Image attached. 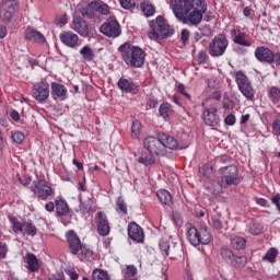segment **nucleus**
I'll list each match as a JSON object with an SVG mask.
<instances>
[{"label": "nucleus", "instance_id": "nucleus-1", "mask_svg": "<svg viewBox=\"0 0 280 280\" xmlns=\"http://www.w3.org/2000/svg\"><path fill=\"white\" fill-rule=\"evenodd\" d=\"M174 16L184 25H200L207 12L205 0H171Z\"/></svg>", "mask_w": 280, "mask_h": 280}, {"label": "nucleus", "instance_id": "nucleus-2", "mask_svg": "<svg viewBox=\"0 0 280 280\" xmlns=\"http://www.w3.org/2000/svg\"><path fill=\"white\" fill-rule=\"evenodd\" d=\"M118 51H120L126 65H129V67H143L145 60L143 49L137 46H131V44L127 42L119 46Z\"/></svg>", "mask_w": 280, "mask_h": 280}, {"label": "nucleus", "instance_id": "nucleus-3", "mask_svg": "<svg viewBox=\"0 0 280 280\" xmlns=\"http://www.w3.org/2000/svg\"><path fill=\"white\" fill-rule=\"evenodd\" d=\"M174 36V27L165 23V19L159 15L155 22L151 23V31L149 32V38L151 40H159L163 38H170Z\"/></svg>", "mask_w": 280, "mask_h": 280}, {"label": "nucleus", "instance_id": "nucleus-4", "mask_svg": "<svg viewBox=\"0 0 280 280\" xmlns=\"http://www.w3.org/2000/svg\"><path fill=\"white\" fill-rule=\"evenodd\" d=\"M187 238L192 246L211 244V232L207 228H200L198 230L191 226L187 231Z\"/></svg>", "mask_w": 280, "mask_h": 280}, {"label": "nucleus", "instance_id": "nucleus-5", "mask_svg": "<svg viewBox=\"0 0 280 280\" xmlns=\"http://www.w3.org/2000/svg\"><path fill=\"white\" fill-rule=\"evenodd\" d=\"M235 82L237 84L238 91L244 95L246 100L253 101L255 100V89H253V83L244 72L237 71L235 72Z\"/></svg>", "mask_w": 280, "mask_h": 280}, {"label": "nucleus", "instance_id": "nucleus-6", "mask_svg": "<svg viewBox=\"0 0 280 280\" xmlns=\"http://www.w3.org/2000/svg\"><path fill=\"white\" fill-rule=\"evenodd\" d=\"M228 47L229 39H226V36L220 34L210 42L208 51L212 58H220V56H224Z\"/></svg>", "mask_w": 280, "mask_h": 280}, {"label": "nucleus", "instance_id": "nucleus-7", "mask_svg": "<svg viewBox=\"0 0 280 280\" xmlns=\"http://www.w3.org/2000/svg\"><path fill=\"white\" fill-rule=\"evenodd\" d=\"M143 145L150 154L154 156H165V145L163 144L161 140V135H159V138L153 136H148L143 140Z\"/></svg>", "mask_w": 280, "mask_h": 280}, {"label": "nucleus", "instance_id": "nucleus-8", "mask_svg": "<svg viewBox=\"0 0 280 280\" xmlns=\"http://www.w3.org/2000/svg\"><path fill=\"white\" fill-rule=\"evenodd\" d=\"M101 34L108 38H118L121 36V26L115 16H109L100 27Z\"/></svg>", "mask_w": 280, "mask_h": 280}, {"label": "nucleus", "instance_id": "nucleus-9", "mask_svg": "<svg viewBox=\"0 0 280 280\" xmlns=\"http://www.w3.org/2000/svg\"><path fill=\"white\" fill-rule=\"evenodd\" d=\"M31 190L37 198H40V200H47V198L54 194V188H51V185L45 179L34 180Z\"/></svg>", "mask_w": 280, "mask_h": 280}, {"label": "nucleus", "instance_id": "nucleus-10", "mask_svg": "<svg viewBox=\"0 0 280 280\" xmlns=\"http://www.w3.org/2000/svg\"><path fill=\"white\" fill-rule=\"evenodd\" d=\"M19 10V2L16 0H7L2 3L0 9V19L3 23H10L12 16Z\"/></svg>", "mask_w": 280, "mask_h": 280}, {"label": "nucleus", "instance_id": "nucleus-11", "mask_svg": "<svg viewBox=\"0 0 280 280\" xmlns=\"http://www.w3.org/2000/svg\"><path fill=\"white\" fill-rule=\"evenodd\" d=\"M33 97L37 102H46L49 98V83L42 81L33 85Z\"/></svg>", "mask_w": 280, "mask_h": 280}, {"label": "nucleus", "instance_id": "nucleus-12", "mask_svg": "<svg viewBox=\"0 0 280 280\" xmlns=\"http://www.w3.org/2000/svg\"><path fill=\"white\" fill-rule=\"evenodd\" d=\"M255 58L258 62H267V65H272L275 62V51L266 46H259L255 50Z\"/></svg>", "mask_w": 280, "mask_h": 280}, {"label": "nucleus", "instance_id": "nucleus-13", "mask_svg": "<svg viewBox=\"0 0 280 280\" xmlns=\"http://www.w3.org/2000/svg\"><path fill=\"white\" fill-rule=\"evenodd\" d=\"M230 36L235 45H240L241 47H250L253 43L246 39L248 34L242 32L240 28H232L230 31Z\"/></svg>", "mask_w": 280, "mask_h": 280}, {"label": "nucleus", "instance_id": "nucleus-14", "mask_svg": "<svg viewBox=\"0 0 280 280\" xmlns=\"http://www.w3.org/2000/svg\"><path fill=\"white\" fill-rule=\"evenodd\" d=\"M67 242L69 244L70 253L72 255H78L80 250H82V242L80 241V237H78V234L73 230H70L67 233Z\"/></svg>", "mask_w": 280, "mask_h": 280}, {"label": "nucleus", "instance_id": "nucleus-15", "mask_svg": "<svg viewBox=\"0 0 280 280\" xmlns=\"http://www.w3.org/2000/svg\"><path fill=\"white\" fill-rule=\"evenodd\" d=\"M128 236L132 242H137L138 244H141L144 240L143 229L139 226L136 222H130L128 224Z\"/></svg>", "mask_w": 280, "mask_h": 280}, {"label": "nucleus", "instance_id": "nucleus-16", "mask_svg": "<svg viewBox=\"0 0 280 280\" xmlns=\"http://www.w3.org/2000/svg\"><path fill=\"white\" fill-rule=\"evenodd\" d=\"M97 233L102 237H106L108 233H110V225L108 224V218L104 214V212L97 213Z\"/></svg>", "mask_w": 280, "mask_h": 280}, {"label": "nucleus", "instance_id": "nucleus-17", "mask_svg": "<svg viewBox=\"0 0 280 280\" xmlns=\"http://www.w3.org/2000/svg\"><path fill=\"white\" fill-rule=\"evenodd\" d=\"M59 38L61 43L66 45V47H70V49H75V47H78V40L80 39V37H78V34L71 31L61 33L59 35Z\"/></svg>", "mask_w": 280, "mask_h": 280}, {"label": "nucleus", "instance_id": "nucleus-18", "mask_svg": "<svg viewBox=\"0 0 280 280\" xmlns=\"http://www.w3.org/2000/svg\"><path fill=\"white\" fill-rule=\"evenodd\" d=\"M203 121L207 126H218L220 122V116H218V109L210 108L203 110Z\"/></svg>", "mask_w": 280, "mask_h": 280}, {"label": "nucleus", "instance_id": "nucleus-19", "mask_svg": "<svg viewBox=\"0 0 280 280\" xmlns=\"http://www.w3.org/2000/svg\"><path fill=\"white\" fill-rule=\"evenodd\" d=\"M72 30L80 34V36H89V25L82 18H74L72 22Z\"/></svg>", "mask_w": 280, "mask_h": 280}, {"label": "nucleus", "instance_id": "nucleus-20", "mask_svg": "<svg viewBox=\"0 0 280 280\" xmlns=\"http://www.w3.org/2000/svg\"><path fill=\"white\" fill-rule=\"evenodd\" d=\"M25 264L28 272H38L40 268V262H38V258L32 253L26 254Z\"/></svg>", "mask_w": 280, "mask_h": 280}, {"label": "nucleus", "instance_id": "nucleus-21", "mask_svg": "<svg viewBox=\"0 0 280 280\" xmlns=\"http://www.w3.org/2000/svg\"><path fill=\"white\" fill-rule=\"evenodd\" d=\"M25 38L31 40V43H45V36L32 27L26 28Z\"/></svg>", "mask_w": 280, "mask_h": 280}, {"label": "nucleus", "instance_id": "nucleus-22", "mask_svg": "<svg viewBox=\"0 0 280 280\" xmlns=\"http://www.w3.org/2000/svg\"><path fill=\"white\" fill-rule=\"evenodd\" d=\"M160 139L162 140L164 150H166V148L168 150H176V148H178V140L172 136H168L167 133H160Z\"/></svg>", "mask_w": 280, "mask_h": 280}, {"label": "nucleus", "instance_id": "nucleus-23", "mask_svg": "<svg viewBox=\"0 0 280 280\" xmlns=\"http://www.w3.org/2000/svg\"><path fill=\"white\" fill-rule=\"evenodd\" d=\"M118 88L120 89V91H124L125 93L137 94L139 91L136 84L129 81L128 79L118 80Z\"/></svg>", "mask_w": 280, "mask_h": 280}, {"label": "nucleus", "instance_id": "nucleus-24", "mask_svg": "<svg viewBox=\"0 0 280 280\" xmlns=\"http://www.w3.org/2000/svg\"><path fill=\"white\" fill-rule=\"evenodd\" d=\"M55 209L56 213L59 218H62L63 215H68L69 213V203L62 198H58L55 200Z\"/></svg>", "mask_w": 280, "mask_h": 280}, {"label": "nucleus", "instance_id": "nucleus-25", "mask_svg": "<svg viewBox=\"0 0 280 280\" xmlns=\"http://www.w3.org/2000/svg\"><path fill=\"white\" fill-rule=\"evenodd\" d=\"M91 5L95 12H98V14H102L103 16H108V14H110V8L102 1H92Z\"/></svg>", "mask_w": 280, "mask_h": 280}, {"label": "nucleus", "instance_id": "nucleus-26", "mask_svg": "<svg viewBox=\"0 0 280 280\" xmlns=\"http://www.w3.org/2000/svg\"><path fill=\"white\" fill-rule=\"evenodd\" d=\"M51 91H52V95H56V97H59V100L65 101V98L67 97V88H65V85L60 83L52 82Z\"/></svg>", "mask_w": 280, "mask_h": 280}, {"label": "nucleus", "instance_id": "nucleus-27", "mask_svg": "<svg viewBox=\"0 0 280 280\" xmlns=\"http://www.w3.org/2000/svg\"><path fill=\"white\" fill-rule=\"evenodd\" d=\"M38 233V230L36 229V225L32 223V221H24L23 228H22V234L28 235L30 237H34Z\"/></svg>", "mask_w": 280, "mask_h": 280}, {"label": "nucleus", "instance_id": "nucleus-28", "mask_svg": "<svg viewBox=\"0 0 280 280\" xmlns=\"http://www.w3.org/2000/svg\"><path fill=\"white\" fill-rule=\"evenodd\" d=\"M156 196L162 205L172 206V195L166 189L158 190Z\"/></svg>", "mask_w": 280, "mask_h": 280}, {"label": "nucleus", "instance_id": "nucleus-29", "mask_svg": "<svg viewBox=\"0 0 280 280\" xmlns=\"http://www.w3.org/2000/svg\"><path fill=\"white\" fill-rule=\"evenodd\" d=\"M231 185H240V176H223L220 180V186L226 189Z\"/></svg>", "mask_w": 280, "mask_h": 280}, {"label": "nucleus", "instance_id": "nucleus-30", "mask_svg": "<svg viewBox=\"0 0 280 280\" xmlns=\"http://www.w3.org/2000/svg\"><path fill=\"white\" fill-rule=\"evenodd\" d=\"M80 54L83 56V60H85V62H91V60L95 58V52H93V49H91V46L89 45L81 48Z\"/></svg>", "mask_w": 280, "mask_h": 280}, {"label": "nucleus", "instance_id": "nucleus-31", "mask_svg": "<svg viewBox=\"0 0 280 280\" xmlns=\"http://www.w3.org/2000/svg\"><path fill=\"white\" fill-rule=\"evenodd\" d=\"M220 173L223 176H240L236 165H228V166L221 167Z\"/></svg>", "mask_w": 280, "mask_h": 280}, {"label": "nucleus", "instance_id": "nucleus-32", "mask_svg": "<svg viewBox=\"0 0 280 280\" xmlns=\"http://www.w3.org/2000/svg\"><path fill=\"white\" fill-rule=\"evenodd\" d=\"M9 221L11 223V229L13 233H22L23 232V223L19 221L16 217L9 215Z\"/></svg>", "mask_w": 280, "mask_h": 280}, {"label": "nucleus", "instance_id": "nucleus-33", "mask_svg": "<svg viewBox=\"0 0 280 280\" xmlns=\"http://www.w3.org/2000/svg\"><path fill=\"white\" fill-rule=\"evenodd\" d=\"M80 200V211L81 213H89V211H91V208L93 207V200H91V198H86V199H82L79 198Z\"/></svg>", "mask_w": 280, "mask_h": 280}, {"label": "nucleus", "instance_id": "nucleus-34", "mask_svg": "<svg viewBox=\"0 0 280 280\" xmlns=\"http://www.w3.org/2000/svg\"><path fill=\"white\" fill-rule=\"evenodd\" d=\"M122 280H137V267L132 265L127 266Z\"/></svg>", "mask_w": 280, "mask_h": 280}, {"label": "nucleus", "instance_id": "nucleus-35", "mask_svg": "<svg viewBox=\"0 0 280 280\" xmlns=\"http://www.w3.org/2000/svg\"><path fill=\"white\" fill-rule=\"evenodd\" d=\"M92 279L93 280H110V276H108V272L104 271L103 269H95L92 272Z\"/></svg>", "mask_w": 280, "mask_h": 280}, {"label": "nucleus", "instance_id": "nucleus-36", "mask_svg": "<svg viewBox=\"0 0 280 280\" xmlns=\"http://www.w3.org/2000/svg\"><path fill=\"white\" fill-rule=\"evenodd\" d=\"M246 262H247L246 256H234L230 264L234 268H244L246 266Z\"/></svg>", "mask_w": 280, "mask_h": 280}, {"label": "nucleus", "instance_id": "nucleus-37", "mask_svg": "<svg viewBox=\"0 0 280 280\" xmlns=\"http://www.w3.org/2000/svg\"><path fill=\"white\" fill-rule=\"evenodd\" d=\"M159 113L161 117H163V119H167V117L172 115V105H170L168 103H163L159 107Z\"/></svg>", "mask_w": 280, "mask_h": 280}, {"label": "nucleus", "instance_id": "nucleus-38", "mask_svg": "<svg viewBox=\"0 0 280 280\" xmlns=\"http://www.w3.org/2000/svg\"><path fill=\"white\" fill-rule=\"evenodd\" d=\"M279 255V250L275 247H271L265 255L264 260L269 261V264H275L277 256Z\"/></svg>", "mask_w": 280, "mask_h": 280}, {"label": "nucleus", "instance_id": "nucleus-39", "mask_svg": "<svg viewBox=\"0 0 280 280\" xmlns=\"http://www.w3.org/2000/svg\"><path fill=\"white\" fill-rule=\"evenodd\" d=\"M141 10L145 16H153L154 12H156V9L154 8V5L148 2L141 3Z\"/></svg>", "mask_w": 280, "mask_h": 280}, {"label": "nucleus", "instance_id": "nucleus-40", "mask_svg": "<svg viewBox=\"0 0 280 280\" xmlns=\"http://www.w3.org/2000/svg\"><path fill=\"white\" fill-rule=\"evenodd\" d=\"M247 229L250 235H261V233L264 232V228L257 223H249L247 225Z\"/></svg>", "mask_w": 280, "mask_h": 280}, {"label": "nucleus", "instance_id": "nucleus-41", "mask_svg": "<svg viewBox=\"0 0 280 280\" xmlns=\"http://www.w3.org/2000/svg\"><path fill=\"white\" fill-rule=\"evenodd\" d=\"M139 135H141V121L133 120L131 126V137L133 139H139Z\"/></svg>", "mask_w": 280, "mask_h": 280}, {"label": "nucleus", "instance_id": "nucleus-42", "mask_svg": "<svg viewBox=\"0 0 280 280\" xmlns=\"http://www.w3.org/2000/svg\"><path fill=\"white\" fill-rule=\"evenodd\" d=\"M270 100L273 104L280 103V89L277 86H272L270 89Z\"/></svg>", "mask_w": 280, "mask_h": 280}, {"label": "nucleus", "instance_id": "nucleus-43", "mask_svg": "<svg viewBox=\"0 0 280 280\" xmlns=\"http://www.w3.org/2000/svg\"><path fill=\"white\" fill-rule=\"evenodd\" d=\"M138 163H141L142 165H153L154 160L152 159V155L142 153L141 156L138 158Z\"/></svg>", "mask_w": 280, "mask_h": 280}, {"label": "nucleus", "instance_id": "nucleus-44", "mask_svg": "<svg viewBox=\"0 0 280 280\" xmlns=\"http://www.w3.org/2000/svg\"><path fill=\"white\" fill-rule=\"evenodd\" d=\"M232 246L233 248H236L237 250H242L244 246H246V240L237 236L232 240Z\"/></svg>", "mask_w": 280, "mask_h": 280}, {"label": "nucleus", "instance_id": "nucleus-45", "mask_svg": "<svg viewBox=\"0 0 280 280\" xmlns=\"http://www.w3.org/2000/svg\"><path fill=\"white\" fill-rule=\"evenodd\" d=\"M11 139L13 143H23L25 141V135L21 131H12Z\"/></svg>", "mask_w": 280, "mask_h": 280}, {"label": "nucleus", "instance_id": "nucleus-46", "mask_svg": "<svg viewBox=\"0 0 280 280\" xmlns=\"http://www.w3.org/2000/svg\"><path fill=\"white\" fill-rule=\"evenodd\" d=\"M116 207H117V211H120L125 215L128 213V206L126 205V201H124L121 197H119L116 200Z\"/></svg>", "mask_w": 280, "mask_h": 280}, {"label": "nucleus", "instance_id": "nucleus-47", "mask_svg": "<svg viewBox=\"0 0 280 280\" xmlns=\"http://www.w3.org/2000/svg\"><path fill=\"white\" fill-rule=\"evenodd\" d=\"M93 7L90 4V7H85L81 9V14L84 19H94L95 12H93Z\"/></svg>", "mask_w": 280, "mask_h": 280}, {"label": "nucleus", "instance_id": "nucleus-48", "mask_svg": "<svg viewBox=\"0 0 280 280\" xmlns=\"http://www.w3.org/2000/svg\"><path fill=\"white\" fill-rule=\"evenodd\" d=\"M221 256L223 259H225V261H230L231 264L232 259L235 257V254H233V252L229 248H222Z\"/></svg>", "mask_w": 280, "mask_h": 280}, {"label": "nucleus", "instance_id": "nucleus-49", "mask_svg": "<svg viewBox=\"0 0 280 280\" xmlns=\"http://www.w3.org/2000/svg\"><path fill=\"white\" fill-rule=\"evenodd\" d=\"M272 130L276 137H280V113L278 114V117L272 122Z\"/></svg>", "mask_w": 280, "mask_h": 280}, {"label": "nucleus", "instance_id": "nucleus-50", "mask_svg": "<svg viewBox=\"0 0 280 280\" xmlns=\"http://www.w3.org/2000/svg\"><path fill=\"white\" fill-rule=\"evenodd\" d=\"M120 5L124 10H132L135 8V0H120Z\"/></svg>", "mask_w": 280, "mask_h": 280}, {"label": "nucleus", "instance_id": "nucleus-51", "mask_svg": "<svg viewBox=\"0 0 280 280\" xmlns=\"http://www.w3.org/2000/svg\"><path fill=\"white\" fill-rule=\"evenodd\" d=\"M197 60L199 65H205L209 60V56L203 50H200L197 55Z\"/></svg>", "mask_w": 280, "mask_h": 280}, {"label": "nucleus", "instance_id": "nucleus-52", "mask_svg": "<svg viewBox=\"0 0 280 280\" xmlns=\"http://www.w3.org/2000/svg\"><path fill=\"white\" fill-rule=\"evenodd\" d=\"M208 86H209V89H212L213 91H215L217 89H220V80H218L215 78L209 79Z\"/></svg>", "mask_w": 280, "mask_h": 280}, {"label": "nucleus", "instance_id": "nucleus-53", "mask_svg": "<svg viewBox=\"0 0 280 280\" xmlns=\"http://www.w3.org/2000/svg\"><path fill=\"white\" fill-rule=\"evenodd\" d=\"M212 226L213 229H217V231H220L223 228L220 217H212Z\"/></svg>", "mask_w": 280, "mask_h": 280}, {"label": "nucleus", "instance_id": "nucleus-54", "mask_svg": "<svg viewBox=\"0 0 280 280\" xmlns=\"http://www.w3.org/2000/svg\"><path fill=\"white\" fill-rule=\"evenodd\" d=\"M159 101H156V98L152 95H149L147 97V106H149V108H154L155 106H158Z\"/></svg>", "mask_w": 280, "mask_h": 280}, {"label": "nucleus", "instance_id": "nucleus-55", "mask_svg": "<svg viewBox=\"0 0 280 280\" xmlns=\"http://www.w3.org/2000/svg\"><path fill=\"white\" fill-rule=\"evenodd\" d=\"M177 91L178 93H180L182 95H184V97H186V100H191V95H189V93H187L185 91V85L183 83H179L177 86Z\"/></svg>", "mask_w": 280, "mask_h": 280}, {"label": "nucleus", "instance_id": "nucleus-56", "mask_svg": "<svg viewBox=\"0 0 280 280\" xmlns=\"http://www.w3.org/2000/svg\"><path fill=\"white\" fill-rule=\"evenodd\" d=\"M173 220L176 224V226H183V217L178 212L173 213Z\"/></svg>", "mask_w": 280, "mask_h": 280}, {"label": "nucleus", "instance_id": "nucleus-57", "mask_svg": "<svg viewBox=\"0 0 280 280\" xmlns=\"http://www.w3.org/2000/svg\"><path fill=\"white\" fill-rule=\"evenodd\" d=\"M160 248L164 253V255H166V256L170 255V243L168 242L162 241L160 243Z\"/></svg>", "mask_w": 280, "mask_h": 280}, {"label": "nucleus", "instance_id": "nucleus-58", "mask_svg": "<svg viewBox=\"0 0 280 280\" xmlns=\"http://www.w3.org/2000/svg\"><path fill=\"white\" fill-rule=\"evenodd\" d=\"M8 255V245L4 243H0V259H5V256Z\"/></svg>", "mask_w": 280, "mask_h": 280}, {"label": "nucleus", "instance_id": "nucleus-59", "mask_svg": "<svg viewBox=\"0 0 280 280\" xmlns=\"http://www.w3.org/2000/svg\"><path fill=\"white\" fill-rule=\"evenodd\" d=\"M203 30L206 31L205 33L200 34L199 32L195 33V38L196 40H200V38H202V36H209L211 34V30H209V27H203Z\"/></svg>", "mask_w": 280, "mask_h": 280}, {"label": "nucleus", "instance_id": "nucleus-60", "mask_svg": "<svg viewBox=\"0 0 280 280\" xmlns=\"http://www.w3.org/2000/svg\"><path fill=\"white\" fill-rule=\"evenodd\" d=\"M226 126H235V115L230 114L224 119Z\"/></svg>", "mask_w": 280, "mask_h": 280}, {"label": "nucleus", "instance_id": "nucleus-61", "mask_svg": "<svg viewBox=\"0 0 280 280\" xmlns=\"http://www.w3.org/2000/svg\"><path fill=\"white\" fill-rule=\"evenodd\" d=\"M180 39L184 44L189 42V30H183L180 33Z\"/></svg>", "mask_w": 280, "mask_h": 280}, {"label": "nucleus", "instance_id": "nucleus-62", "mask_svg": "<svg viewBox=\"0 0 280 280\" xmlns=\"http://www.w3.org/2000/svg\"><path fill=\"white\" fill-rule=\"evenodd\" d=\"M271 202H272V205H275L277 207L278 211H280V195L279 194L271 197Z\"/></svg>", "mask_w": 280, "mask_h": 280}, {"label": "nucleus", "instance_id": "nucleus-63", "mask_svg": "<svg viewBox=\"0 0 280 280\" xmlns=\"http://www.w3.org/2000/svg\"><path fill=\"white\" fill-rule=\"evenodd\" d=\"M56 23L57 25H67L68 23L67 14H63L60 18H57Z\"/></svg>", "mask_w": 280, "mask_h": 280}, {"label": "nucleus", "instance_id": "nucleus-64", "mask_svg": "<svg viewBox=\"0 0 280 280\" xmlns=\"http://www.w3.org/2000/svg\"><path fill=\"white\" fill-rule=\"evenodd\" d=\"M217 162L223 163V164L231 163V156H229V155H221V156H219L217 159Z\"/></svg>", "mask_w": 280, "mask_h": 280}]
</instances>
